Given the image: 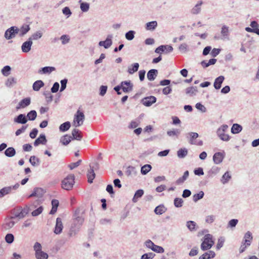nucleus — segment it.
Returning a JSON list of instances; mask_svg holds the SVG:
<instances>
[{"instance_id": "nucleus-1", "label": "nucleus", "mask_w": 259, "mask_h": 259, "mask_svg": "<svg viewBox=\"0 0 259 259\" xmlns=\"http://www.w3.org/2000/svg\"><path fill=\"white\" fill-rule=\"evenodd\" d=\"M74 217V218L73 219L70 230L72 232L75 233V232L78 230L83 224L84 219L83 217L79 215V211L78 210H76L75 211Z\"/></svg>"}, {"instance_id": "nucleus-2", "label": "nucleus", "mask_w": 259, "mask_h": 259, "mask_svg": "<svg viewBox=\"0 0 259 259\" xmlns=\"http://www.w3.org/2000/svg\"><path fill=\"white\" fill-rule=\"evenodd\" d=\"M74 175L70 174L65 177L61 182V187L66 190H71L75 183Z\"/></svg>"}, {"instance_id": "nucleus-3", "label": "nucleus", "mask_w": 259, "mask_h": 259, "mask_svg": "<svg viewBox=\"0 0 259 259\" xmlns=\"http://www.w3.org/2000/svg\"><path fill=\"white\" fill-rule=\"evenodd\" d=\"M214 244L212 236L210 234H206L203 237V240L201 244V249L206 250L210 249Z\"/></svg>"}, {"instance_id": "nucleus-4", "label": "nucleus", "mask_w": 259, "mask_h": 259, "mask_svg": "<svg viewBox=\"0 0 259 259\" xmlns=\"http://www.w3.org/2000/svg\"><path fill=\"white\" fill-rule=\"evenodd\" d=\"M84 119L85 116L83 113L79 110H77L74 115L73 122V125L76 127L80 126L83 124Z\"/></svg>"}, {"instance_id": "nucleus-5", "label": "nucleus", "mask_w": 259, "mask_h": 259, "mask_svg": "<svg viewBox=\"0 0 259 259\" xmlns=\"http://www.w3.org/2000/svg\"><path fill=\"white\" fill-rule=\"evenodd\" d=\"M228 128V126L227 125H223L217 131L218 136L223 141H228L230 140L229 135L225 133Z\"/></svg>"}, {"instance_id": "nucleus-6", "label": "nucleus", "mask_w": 259, "mask_h": 259, "mask_svg": "<svg viewBox=\"0 0 259 259\" xmlns=\"http://www.w3.org/2000/svg\"><path fill=\"white\" fill-rule=\"evenodd\" d=\"M18 32V28L17 27L12 26L6 31L5 37L7 39H10L14 37Z\"/></svg>"}, {"instance_id": "nucleus-7", "label": "nucleus", "mask_w": 259, "mask_h": 259, "mask_svg": "<svg viewBox=\"0 0 259 259\" xmlns=\"http://www.w3.org/2000/svg\"><path fill=\"white\" fill-rule=\"evenodd\" d=\"M225 156V153L223 152H217L213 156V162L216 164H220Z\"/></svg>"}, {"instance_id": "nucleus-8", "label": "nucleus", "mask_w": 259, "mask_h": 259, "mask_svg": "<svg viewBox=\"0 0 259 259\" xmlns=\"http://www.w3.org/2000/svg\"><path fill=\"white\" fill-rule=\"evenodd\" d=\"M156 101V97L151 96L144 98L142 100L141 102L144 105L147 107H149L151 106L153 103H155Z\"/></svg>"}, {"instance_id": "nucleus-9", "label": "nucleus", "mask_w": 259, "mask_h": 259, "mask_svg": "<svg viewBox=\"0 0 259 259\" xmlns=\"http://www.w3.org/2000/svg\"><path fill=\"white\" fill-rule=\"evenodd\" d=\"M120 86L124 93H127L132 91L133 85L130 81H124L121 82Z\"/></svg>"}, {"instance_id": "nucleus-10", "label": "nucleus", "mask_w": 259, "mask_h": 259, "mask_svg": "<svg viewBox=\"0 0 259 259\" xmlns=\"http://www.w3.org/2000/svg\"><path fill=\"white\" fill-rule=\"evenodd\" d=\"M63 228V225L62 219L60 218H57L56 219V223L54 231V233L56 234H60L61 233Z\"/></svg>"}, {"instance_id": "nucleus-11", "label": "nucleus", "mask_w": 259, "mask_h": 259, "mask_svg": "<svg viewBox=\"0 0 259 259\" xmlns=\"http://www.w3.org/2000/svg\"><path fill=\"white\" fill-rule=\"evenodd\" d=\"M112 37H113L112 35H111V34L108 35L105 40L100 41L99 42V45L100 46L104 47L105 49L109 48V47H110V46L112 44Z\"/></svg>"}, {"instance_id": "nucleus-12", "label": "nucleus", "mask_w": 259, "mask_h": 259, "mask_svg": "<svg viewBox=\"0 0 259 259\" xmlns=\"http://www.w3.org/2000/svg\"><path fill=\"white\" fill-rule=\"evenodd\" d=\"M14 217L6 219L5 223L3 224V229L5 230H9L12 228L15 225V222L12 220Z\"/></svg>"}, {"instance_id": "nucleus-13", "label": "nucleus", "mask_w": 259, "mask_h": 259, "mask_svg": "<svg viewBox=\"0 0 259 259\" xmlns=\"http://www.w3.org/2000/svg\"><path fill=\"white\" fill-rule=\"evenodd\" d=\"M45 193V191L43 189L41 188H36L34 189L32 194H31L28 198H30L32 197H36L37 198L41 197Z\"/></svg>"}, {"instance_id": "nucleus-14", "label": "nucleus", "mask_w": 259, "mask_h": 259, "mask_svg": "<svg viewBox=\"0 0 259 259\" xmlns=\"http://www.w3.org/2000/svg\"><path fill=\"white\" fill-rule=\"evenodd\" d=\"M32 41L28 38V40L23 42L21 46L22 51L24 53H28L31 50Z\"/></svg>"}, {"instance_id": "nucleus-15", "label": "nucleus", "mask_w": 259, "mask_h": 259, "mask_svg": "<svg viewBox=\"0 0 259 259\" xmlns=\"http://www.w3.org/2000/svg\"><path fill=\"white\" fill-rule=\"evenodd\" d=\"M14 121L17 123L25 124L27 122V119L24 114H20L18 116L14 118Z\"/></svg>"}, {"instance_id": "nucleus-16", "label": "nucleus", "mask_w": 259, "mask_h": 259, "mask_svg": "<svg viewBox=\"0 0 259 259\" xmlns=\"http://www.w3.org/2000/svg\"><path fill=\"white\" fill-rule=\"evenodd\" d=\"M224 79L225 77L222 75L216 78L213 84L214 88L217 90L220 89L221 88L222 83L224 81Z\"/></svg>"}, {"instance_id": "nucleus-17", "label": "nucleus", "mask_w": 259, "mask_h": 259, "mask_svg": "<svg viewBox=\"0 0 259 259\" xmlns=\"http://www.w3.org/2000/svg\"><path fill=\"white\" fill-rule=\"evenodd\" d=\"M30 98H26L22 100L18 104V106L17 107V109L24 108L30 104Z\"/></svg>"}, {"instance_id": "nucleus-18", "label": "nucleus", "mask_w": 259, "mask_h": 259, "mask_svg": "<svg viewBox=\"0 0 259 259\" xmlns=\"http://www.w3.org/2000/svg\"><path fill=\"white\" fill-rule=\"evenodd\" d=\"M29 208L27 207L22 208L20 212L16 213L15 214V218H18L19 219L24 218L28 213Z\"/></svg>"}, {"instance_id": "nucleus-19", "label": "nucleus", "mask_w": 259, "mask_h": 259, "mask_svg": "<svg viewBox=\"0 0 259 259\" xmlns=\"http://www.w3.org/2000/svg\"><path fill=\"white\" fill-rule=\"evenodd\" d=\"M47 142L46 136L44 134H41L34 142V145L37 146L39 144H45Z\"/></svg>"}, {"instance_id": "nucleus-20", "label": "nucleus", "mask_w": 259, "mask_h": 259, "mask_svg": "<svg viewBox=\"0 0 259 259\" xmlns=\"http://www.w3.org/2000/svg\"><path fill=\"white\" fill-rule=\"evenodd\" d=\"M252 240V233L250 231H247L244 236V239L242 242L246 244L247 245H250Z\"/></svg>"}, {"instance_id": "nucleus-21", "label": "nucleus", "mask_w": 259, "mask_h": 259, "mask_svg": "<svg viewBox=\"0 0 259 259\" xmlns=\"http://www.w3.org/2000/svg\"><path fill=\"white\" fill-rule=\"evenodd\" d=\"M87 177L88 179V182L89 183H93V181L95 178V173L93 169V167L90 165V169L87 172Z\"/></svg>"}, {"instance_id": "nucleus-22", "label": "nucleus", "mask_w": 259, "mask_h": 259, "mask_svg": "<svg viewBox=\"0 0 259 259\" xmlns=\"http://www.w3.org/2000/svg\"><path fill=\"white\" fill-rule=\"evenodd\" d=\"M158 74V71L156 69H151L147 73V78L150 81L154 80Z\"/></svg>"}, {"instance_id": "nucleus-23", "label": "nucleus", "mask_w": 259, "mask_h": 259, "mask_svg": "<svg viewBox=\"0 0 259 259\" xmlns=\"http://www.w3.org/2000/svg\"><path fill=\"white\" fill-rule=\"evenodd\" d=\"M55 70L56 68L54 67L47 66L41 68L38 71V73L40 74H50Z\"/></svg>"}, {"instance_id": "nucleus-24", "label": "nucleus", "mask_w": 259, "mask_h": 259, "mask_svg": "<svg viewBox=\"0 0 259 259\" xmlns=\"http://www.w3.org/2000/svg\"><path fill=\"white\" fill-rule=\"evenodd\" d=\"M30 29L28 25L24 24L22 25L20 29L18 28L19 36H23L29 31Z\"/></svg>"}, {"instance_id": "nucleus-25", "label": "nucleus", "mask_w": 259, "mask_h": 259, "mask_svg": "<svg viewBox=\"0 0 259 259\" xmlns=\"http://www.w3.org/2000/svg\"><path fill=\"white\" fill-rule=\"evenodd\" d=\"M197 92L198 91L196 87H189L185 90L186 94L190 96L195 95Z\"/></svg>"}, {"instance_id": "nucleus-26", "label": "nucleus", "mask_w": 259, "mask_h": 259, "mask_svg": "<svg viewBox=\"0 0 259 259\" xmlns=\"http://www.w3.org/2000/svg\"><path fill=\"white\" fill-rule=\"evenodd\" d=\"M139 67V63H135L128 67L127 72L130 74H133L138 70Z\"/></svg>"}, {"instance_id": "nucleus-27", "label": "nucleus", "mask_w": 259, "mask_h": 259, "mask_svg": "<svg viewBox=\"0 0 259 259\" xmlns=\"http://www.w3.org/2000/svg\"><path fill=\"white\" fill-rule=\"evenodd\" d=\"M231 179V175L229 171H226L222 176L221 182L223 184H227Z\"/></svg>"}, {"instance_id": "nucleus-28", "label": "nucleus", "mask_w": 259, "mask_h": 259, "mask_svg": "<svg viewBox=\"0 0 259 259\" xmlns=\"http://www.w3.org/2000/svg\"><path fill=\"white\" fill-rule=\"evenodd\" d=\"M215 256V253L214 251L210 250L207 252H205L199 257V259H210L213 258Z\"/></svg>"}, {"instance_id": "nucleus-29", "label": "nucleus", "mask_w": 259, "mask_h": 259, "mask_svg": "<svg viewBox=\"0 0 259 259\" xmlns=\"http://www.w3.org/2000/svg\"><path fill=\"white\" fill-rule=\"evenodd\" d=\"M44 83L42 80H37L33 84V90L35 91H38L41 87H44Z\"/></svg>"}, {"instance_id": "nucleus-30", "label": "nucleus", "mask_w": 259, "mask_h": 259, "mask_svg": "<svg viewBox=\"0 0 259 259\" xmlns=\"http://www.w3.org/2000/svg\"><path fill=\"white\" fill-rule=\"evenodd\" d=\"M72 135L73 136L72 139H74L78 141H80L82 138L80 132L77 129H74L72 132Z\"/></svg>"}, {"instance_id": "nucleus-31", "label": "nucleus", "mask_w": 259, "mask_h": 259, "mask_svg": "<svg viewBox=\"0 0 259 259\" xmlns=\"http://www.w3.org/2000/svg\"><path fill=\"white\" fill-rule=\"evenodd\" d=\"M52 208L50 213L53 214L56 212L58 206L59 205V201L57 199H53L52 200Z\"/></svg>"}, {"instance_id": "nucleus-32", "label": "nucleus", "mask_w": 259, "mask_h": 259, "mask_svg": "<svg viewBox=\"0 0 259 259\" xmlns=\"http://www.w3.org/2000/svg\"><path fill=\"white\" fill-rule=\"evenodd\" d=\"M157 26V22L156 21H153L146 23V29L148 30H153Z\"/></svg>"}, {"instance_id": "nucleus-33", "label": "nucleus", "mask_w": 259, "mask_h": 259, "mask_svg": "<svg viewBox=\"0 0 259 259\" xmlns=\"http://www.w3.org/2000/svg\"><path fill=\"white\" fill-rule=\"evenodd\" d=\"M72 139V138L71 136L68 135H66L61 137L60 139V142L62 143L63 145H67Z\"/></svg>"}, {"instance_id": "nucleus-34", "label": "nucleus", "mask_w": 259, "mask_h": 259, "mask_svg": "<svg viewBox=\"0 0 259 259\" xmlns=\"http://www.w3.org/2000/svg\"><path fill=\"white\" fill-rule=\"evenodd\" d=\"M188 151L186 148H181L177 151V156L180 158H183L188 154Z\"/></svg>"}, {"instance_id": "nucleus-35", "label": "nucleus", "mask_w": 259, "mask_h": 259, "mask_svg": "<svg viewBox=\"0 0 259 259\" xmlns=\"http://www.w3.org/2000/svg\"><path fill=\"white\" fill-rule=\"evenodd\" d=\"M221 34L222 35V39H226L228 38L229 36V28L226 25H223L221 29Z\"/></svg>"}, {"instance_id": "nucleus-36", "label": "nucleus", "mask_w": 259, "mask_h": 259, "mask_svg": "<svg viewBox=\"0 0 259 259\" xmlns=\"http://www.w3.org/2000/svg\"><path fill=\"white\" fill-rule=\"evenodd\" d=\"M202 4V1H199L191 10V13L193 14H198L201 10V6Z\"/></svg>"}, {"instance_id": "nucleus-37", "label": "nucleus", "mask_w": 259, "mask_h": 259, "mask_svg": "<svg viewBox=\"0 0 259 259\" xmlns=\"http://www.w3.org/2000/svg\"><path fill=\"white\" fill-rule=\"evenodd\" d=\"M5 154L7 157H11L16 154V151L13 147H9L5 150Z\"/></svg>"}, {"instance_id": "nucleus-38", "label": "nucleus", "mask_w": 259, "mask_h": 259, "mask_svg": "<svg viewBox=\"0 0 259 259\" xmlns=\"http://www.w3.org/2000/svg\"><path fill=\"white\" fill-rule=\"evenodd\" d=\"M144 194V191L142 189L138 190L137 191L134 195V196L133 198V201L134 202H137L138 201V199L139 198H141L143 195Z\"/></svg>"}, {"instance_id": "nucleus-39", "label": "nucleus", "mask_w": 259, "mask_h": 259, "mask_svg": "<svg viewBox=\"0 0 259 259\" xmlns=\"http://www.w3.org/2000/svg\"><path fill=\"white\" fill-rule=\"evenodd\" d=\"M166 210V208L163 205H160L157 206L154 210V212L157 214H162Z\"/></svg>"}, {"instance_id": "nucleus-40", "label": "nucleus", "mask_w": 259, "mask_h": 259, "mask_svg": "<svg viewBox=\"0 0 259 259\" xmlns=\"http://www.w3.org/2000/svg\"><path fill=\"white\" fill-rule=\"evenodd\" d=\"M11 193V187H6L0 190V198Z\"/></svg>"}, {"instance_id": "nucleus-41", "label": "nucleus", "mask_w": 259, "mask_h": 259, "mask_svg": "<svg viewBox=\"0 0 259 259\" xmlns=\"http://www.w3.org/2000/svg\"><path fill=\"white\" fill-rule=\"evenodd\" d=\"M242 129V126L240 125L235 123L231 128V132L233 134H238L241 131Z\"/></svg>"}, {"instance_id": "nucleus-42", "label": "nucleus", "mask_w": 259, "mask_h": 259, "mask_svg": "<svg viewBox=\"0 0 259 259\" xmlns=\"http://www.w3.org/2000/svg\"><path fill=\"white\" fill-rule=\"evenodd\" d=\"M42 33L40 31H37L32 34L31 36L29 38L32 41L33 40H37L41 37Z\"/></svg>"}, {"instance_id": "nucleus-43", "label": "nucleus", "mask_w": 259, "mask_h": 259, "mask_svg": "<svg viewBox=\"0 0 259 259\" xmlns=\"http://www.w3.org/2000/svg\"><path fill=\"white\" fill-rule=\"evenodd\" d=\"M70 127V123L69 121H66L60 125L59 130L61 132H65L69 129Z\"/></svg>"}, {"instance_id": "nucleus-44", "label": "nucleus", "mask_w": 259, "mask_h": 259, "mask_svg": "<svg viewBox=\"0 0 259 259\" xmlns=\"http://www.w3.org/2000/svg\"><path fill=\"white\" fill-rule=\"evenodd\" d=\"M180 134V131L178 129H175L172 130L168 131L167 134L169 137L176 136L177 138L178 137Z\"/></svg>"}, {"instance_id": "nucleus-45", "label": "nucleus", "mask_w": 259, "mask_h": 259, "mask_svg": "<svg viewBox=\"0 0 259 259\" xmlns=\"http://www.w3.org/2000/svg\"><path fill=\"white\" fill-rule=\"evenodd\" d=\"M189 176V171L188 170L185 171L183 176L182 177H180L177 180V184H180L183 183L185 180H187Z\"/></svg>"}, {"instance_id": "nucleus-46", "label": "nucleus", "mask_w": 259, "mask_h": 259, "mask_svg": "<svg viewBox=\"0 0 259 259\" xmlns=\"http://www.w3.org/2000/svg\"><path fill=\"white\" fill-rule=\"evenodd\" d=\"M35 255L37 259H48V254L42 251L35 253Z\"/></svg>"}, {"instance_id": "nucleus-47", "label": "nucleus", "mask_w": 259, "mask_h": 259, "mask_svg": "<svg viewBox=\"0 0 259 259\" xmlns=\"http://www.w3.org/2000/svg\"><path fill=\"white\" fill-rule=\"evenodd\" d=\"M220 168L217 166H213L208 171L209 177H213L219 172Z\"/></svg>"}, {"instance_id": "nucleus-48", "label": "nucleus", "mask_w": 259, "mask_h": 259, "mask_svg": "<svg viewBox=\"0 0 259 259\" xmlns=\"http://www.w3.org/2000/svg\"><path fill=\"white\" fill-rule=\"evenodd\" d=\"M30 163L34 166H37L39 164V159L35 156H31L29 158Z\"/></svg>"}, {"instance_id": "nucleus-49", "label": "nucleus", "mask_w": 259, "mask_h": 259, "mask_svg": "<svg viewBox=\"0 0 259 259\" xmlns=\"http://www.w3.org/2000/svg\"><path fill=\"white\" fill-rule=\"evenodd\" d=\"M152 168L151 165L145 164L141 167V172L143 175H146Z\"/></svg>"}, {"instance_id": "nucleus-50", "label": "nucleus", "mask_w": 259, "mask_h": 259, "mask_svg": "<svg viewBox=\"0 0 259 259\" xmlns=\"http://www.w3.org/2000/svg\"><path fill=\"white\" fill-rule=\"evenodd\" d=\"M204 196V192L202 191H200L198 193L195 194L193 196V200L196 202L199 200L202 199Z\"/></svg>"}, {"instance_id": "nucleus-51", "label": "nucleus", "mask_w": 259, "mask_h": 259, "mask_svg": "<svg viewBox=\"0 0 259 259\" xmlns=\"http://www.w3.org/2000/svg\"><path fill=\"white\" fill-rule=\"evenodd\" d=\"M37 116L36 112L35 110H31L27 113L26 117L30 120H34Z\"/></svg>"}, {"instance_id": "nucleus-52", "label": "nucleus", "mask_w": 259, "mask_h": 259, "mask_svg": "<svg viewBox=\"0 0 259 259\" xmlns=\"http://www.w3.org/2000/svg\"><path fill=\"white\" fill-rule=\"evenodd\" d=\"M187 228L191 231H195L196 229H195V227L196 226V224L195 222L193 221H188L187 222Z\"/></svg>"}, {"instance_id": "nucleus-53", "label": "nucleus", "mask_w": 259, "mask_h": 259, "mask_svg": "<svg viewBox=\"0 0 259 259\" xmlns=\"http://www.w3.org/2000/svg\"><path fill=\"white\" fill-rule=\"evenodd\" d=\"M135 32L133 30H130L126 32L125 34L126 39L128 40H132L135 37Z\"/></svg>"}, {"instance_id": "nucleus-54", "label": "nucleus", "mask_w": 259, "mask_h": 259, "mask_svg": "<svg viewBox=\"0 0 259 259\" xmlns=\"http://www.w3.org/2000/svg\"><path fill=\"white\" fill-rule=\"evenodd\" d=\"M90 8V4L88 3H81L80 4V9L83 12H87Z\"/></svg>"}, {"instance_id": "nucleus-55", "label": "nucleus", "mask_w": 259, "mask_h": 259, "mask_svg": "<svg viewBox=\"0 0 259 259\" xmlns=\"http://www.w3.org/2000/svg\"><path fill=\"white\" fill-rule=\"evenodd\" d=\"M183 202L182 198H176L174 200V205L176 207H181L183 205Z\"/></svg>"}, {"instance_id": "nucleus-56", "label": "nucleus", "mask_w": 259, "mask_h": 259, "mask_svg": "<svg viewBox=\"0 0 259 259\" xmlns=\"http://www.w3.org/2000/svg\"><path fill=\"white\" fill-rule=\"evenodd\" d=\"M215 220L214 215H208L205 217V221L207 224H212Z\"/></svg>"}, {"instance_id": "nucleus-57", "label": "nucleus", "mask_w": 259, "mask_h": 259, "mask_svg": "<svg viewBox=\"0 0 259 259\" xmlns=\"http://www.w3.org/2000/svg\"><path fill=\"white\" fill-rule=\"evenodd\" d=\"M190 137V143L191 144H196V143L193 142V140L196 139L198 137V134L197 133L191 132L189 134Z\"/></svg>"}, {"instance_id": "nucleus-58", "label": "nucleus", "mask_w": 259, "mask_h": 259, "mask_svg": "<svg viewBox=\"0 0 259 259\" xmlns=\"http://www.w3.org/2000/svg\"><path fill=\"white\" fill-rule=\"evenodd\" d=\"M16 83V79L14 77H9L8 78L6 82V85L7 87H11L13 84H15Z\"/></svg>"}, {"instance_id": "nucleus-59", "label": "nucleus", "mask_w": 259, "mask_h": 259, "mask_svg": "<svg viewBox=\"0 0 259 259\" xmlns=\"http://www.w3.org/2000/svg\"><path fill=\"white\" fill-rule=\"evenodd\" d=\"M60 39L61 40L62 44L65 45L69 42L70 37L68 35L64 34L61 36Z\"/></svg>"}, {"instance_id": "nucleus-60", "label": "nucleus", "mask_w": 259, "mask_h": 259, "mask_svg": "<svg viewBox=\"0 0 259 259\" xmlns=\"http://www.w3.org/2000/svg\"><path fill=\"white\" fill-rule=\"evenodd\" d=\"M47 103H50L53 100V95L49 92H45L44 93Z\"/></svg>"}, {"instance_id": "nucleus-61", "label": "nucleus", "mask_w": 259, "mask_h": 259, "mask_svg": "<svg viewBox=\"0 0 259 259\" xmlns=\"http://www.w3.org/2000/svg\"><path fill=\"white\" fill-rule=\"evenodd\" d=\"M11 67L9 66H5L2 70V72L4 76H7L10 74Z\"/></svg>"}, {"instance_id": "nucleus-62", "label": "nucleus", "mask_w": 259, "mask_h": 259, "mask_svg": "<svg viewBox=\"0 0 259 259\" xmlns=\"http://www.w3.org/2000/svg\"><path fill=\"white\" fill-rule=\"evenodd\" d=\"M151 250L158 253H163L164 251V249L159 246L154 245L153 248H151Z\"/></svg>"}, {"instance_id": "nucleus-63", "label": "nucleus", "mask_w": 259, "mask_h": 259, "mask_svg": "<svg viewBox=\"0 0 259 259\" xmlns=\"http://www.w3.org/2000/svg\"><path fill=\"white\" fill-rule=\"evenodd\" d=\"M42 210H43L42 207V206H40L38 208H37L36 209L33 210L31 212V214H32V216H34V217L37 216V215H38L39 214H40L42 212Z\"/></svg>"}, {"instance_id": "nucleus-64", "label": "nucleus", "mask_w": 259, "mask_h": 259, "mask_svg": "<svg viewBox=\"0 0 259 259\" xmlns=\"http://www.w3.org/2000/svg\"><path fill=\"white\" fill-rule=\"evenodd\" d=\"M155 256V254L152 252L144 254L141 259H152Z\"/></svg>"}]
</instances>
